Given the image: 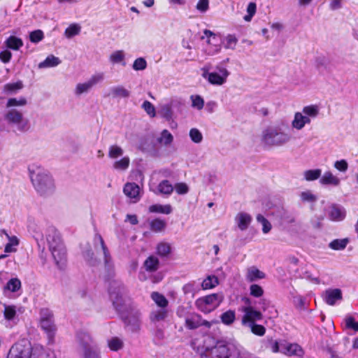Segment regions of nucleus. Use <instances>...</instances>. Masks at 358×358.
I'll return each mask as SVG.
<instances>
[{
    "instance_id": "nucleus-1",
    "label": "nucleus",
    "mask_w": 358,
    "mask_h": 358,
    "mask_svg": "<svg viewBox=\"0 0 358 358\" xmlns=\"http://www.w3.org/2000/svg\"><path fill=\"white\" fill-rule=\"evenodd\" d=\"M31 182L41 195H48L55 191V182L49 172L43 168L32 165L29 168Z\"/></svg>"
},
{
    "instance_id": "nucleus-2",
    "label": "nucleus",
    "mask_w": 358,
    "mask_h": 358,
    "mask_svg": "<svg viewBox=\"0 0 358 358\" xmlns=\"http://www.w3.org/2000/svg\"><path fill=\"white\" fill-rule=\"evenodd\" d=\"M46 241L55 264L62 269L65 266L66 253L60 234L55 227L50 226L46 230Z\"/></svg>"
},
{
    "instance_id": "nucleus-3",
    "label": "nucleus",
    "mask_w": 358,
    "mask_h": 358,
    "mask_svg": "<svg viewBox=\"0 0 358 358\" xmlns=\"http://www.w3.org/2000/svg\"><path fill=\"white\" fill-rule=\"evenodd\" d=\"M287 125L270 127L263 131L261 142L265 147H280L288 143L292 136Z\"/></svg>"
},
{
    "instance_id": "nucleus-4",
    "label": "nucleus",
    "mask_w": 358,
    "mask_h": 358,
    "mask_svg": "<svg viewBox=\"0 0 358 358\" xmlns=\"http://www.w3.org/2000/svg\"><path fill=\"white\" fill-rule=\"evenodd\" d=\"M235 346H229L222 343H217L212 347H205L201 354V358H232L236 351Z\"/></svg>"
},
{
    "instance_id": "nucleus-5",
    "label": "nucleus",
    "mask_w": 358,
    "mask_h": 358,
    "mask_svg": "<svg viewBox=\"0 0 358 358\" xmlns=\"http://www.w3.org/2000/svg\"><path fill=\"white\" fill-rule=\"evenodd\" d=\"M109 296L113 306L118 312L122 311L127 289L121 281L113 280L109 287Z\"/></svg>"
},
{
    "instance_id": "nucleus-6",
    "label": "nucleus",
    "mask_w": 358,
    "mask_h": 358,
    "mask_svg": "<svg viewBox=\"0 0 358 358\" xmlns=\"http://www.w3.org/2000/svg\"><path fill=\"white\" fill-rule=\"evenodd\" d=\"M216 69L219 71L210 72V65H205L201 68L202 77L207 80L211 85H222L227 81L228 76H229V71L224 67L217 66Z\"/></svg>"
},
{
    "instance_id": "nucleus-7",
    "label": "nucleus",
    "mask_w": 358,
    "mask_h": 358,
    "mask_svg": "<svg viewBox=\"0 0 358 358\" xmlns=\"http://www.w3.org/2000/svg\"><path fill=\"white\" fill-rule=\"evenodd\" d=\"M223 301V296L220 294H212L199 298L195 305L204 313H209L216 309Z\"/></svg>"
},
{
    "instance_id": "nucleus-8",
    "label": "nucleus",
    "mask_w": 358,
    "mask_h": 358,
    "mask_svg": "<svg viewBox=\"0 0 358 358\" xmlns=\"http://www.w3.org/2000/svg\"><path fill=\"white\" fill-rule=\"evenodd\" d=\"M5 119L10 124L17 126L20 131L24 132L29 129V122L24 118L23 113L16 109H10L5 114Z\"/></svg>"
},
{
    "instance_id": "nucleus-9",
    "label": "nucleus",
    "mask_w": 358,
    "mask_h": 358,
    "mask_svg": "<svg viewBox=\"0 0 358 358\" xmlns=\"http://www.w3.org/2000/svg\"><path fill=\"white\" fill-rule=\"evenodd\" d=\"M245 302L248 305L241 308V311L244 313L241 319V324L247 327L257 321L262 320L263 315L261 311L255 310L250 305V299H246Z\"/></svg>"
},
{
    "instance_id": "nucleus-10",
    "label": "nucleus",
    "mask_w": 358,
    "mask_h": 358,
    "mask_svg": "<svg viewBox=\"0 0 358 358\" xmlns=\"http://www.w3.org/2000/svg\"><path fill=\"white\" fill-rule=\"evenodd\" d=\"M104 79L103 73H97L90 77V78L83 83L77 84L75 89V94L80 96L82 94L88 92L94 85L101 83Z\"/></svg>"
},
{
    "instance_id": "nucleus-11",
    "label": "nucleus",
    "mask_w": 358,
    "mask_h": 358,
    "mask_svg": "<svg viewBox=\"0 0 358 358\" xmlns=\"http://www.w3.org/2000/svg\"><path fill=\"white\" fill-rule=\"evenodd\" d=\"M140 317L141 313L138 310L136 309H131L126 315L122 314V318L124 324L132 332L139 330L141 325Z\"/></svg>"
},
{
    "instance_id": "nucleus-12",
    "label": "nucleus",
    "mask_w": 358,
    "mask_h": 358,
    "mask_svg": "<svg viewBox=\"0 0 358 358\" xmlns=\"http://www.w3.org/2000/svg\"><path fill=\"white\" fill-rule=\"evenodd\" d=\"M77 340L79 344L80 350L82 352L83 355L98 351L89 334L83 331L78 333Z\"/></svg>"
},
{
    "instance_id": "nucleus-13",
    "label": "nucleus",
    "mask_w": 358,
    "mask_h": 358,
    "mask_svg": "<svg viewBox=\"0 0 358 358\" xmlns=\"http://www.w3.org/2000/svg\"><path fill=\"white\" fill-rule=\"evenodd\" d=\"M30 347H25L21 344H15L10 349L7 358H30Z\"/></svg>"
},
{
    "instance_id": "nucleus-14",
    "label": "nucleus",
    "mask_w": 358,
    "mask_h": 358,
    "mask_svg": "<svg viewBox=\"0 0 358 358\" xmlns=\"http://www.w3.org/2000/svg\"><path fill=\"white\" fill-rule=\"evenodd\" d=\"M281 352L288 356H296L301 357L304 352L302 348L296 343H289L286 341L281 342Z\"/></svg>"
},
{
    "instance_id": "nucleus-15",
    "label": "nucleus",
    "mask_w": 358,
    "mask_h": 358,
    "mask_svg": "<svg viewBox=\"0 0 358 358\" xmlns=\"http://www.w3.org/2000/svg\"><path fill=\"white\" fill-rule=\"evenodd\" d=\"M324 301L329 306H334L337 301H341L343 299L342 291L338 289H327L323 293Z\"/></svg>"
},
{
    "instance_id": "nucleus-16",
    "label": "nucleus",
    "mask_w": 358,
    "mask_h": 358,
    "mask_svg": "<svg viewBox=\"0 0 358 358\" xmlns=\"http://www.w3.org/2000/svg\"><path fill=\"white\" fill-rule=\"evenodd\" d=\"M94 245L96 249L100 246L103 253L105 265L106 266H110L111 257L110 255L108 248L106 247L104 241L100 234H95L94 237Z\"/></svg>"
},
{
    "instance_id": "nucleus-17",
    "label": "nucleus",
    "mask_w": 358,
    "mask_h": 358,
    "mask_svg": "<svg viewBox=\"0 0 358 358\" xmlns=\"http://www.w3.org/2000/svg\"><path fill=\"white\" fill-rule=\"evenodd\" d=\"M123 192L127 197L134 199V202L138 201L141 198L140 187L135 182H127L125 184Z\"/></svg>"
},
{
    "instance_id": "nucleus-18",
    "label": "nucleus",
    "mask_w": 358,
    "mask_h": 358,
    "mask_svg": "<svg viewBox=\"0 0 358 358\" xmlns=\"http://www.w3.org/2000/svg\"><path fill=\"white\" fill-rule=\"evenodd\" d=\"M252 220V218L251 215L245 212H240L235 217L236 223L241 231L246 230L250 224Z\"/></svg>"
},
{
    "instance_id": "nucleus-19",
    "label": "nucleus",
    "mask_w": 358,
    "mask_h": 358,
    "mask_svg": "<svg viewBox=\"0 0 358 358\" xmlns=\"http://www.w3.org/2000/svg\"><path fill=\"white\" fill-rule=\"evenodd\" d=\"M107 96H110L113 99H127L130 96V91L122 85L113 86L110 88L109 93Z\"/></svg>"
},
{
    "instance_id": "nucleus-20",
    "label": "nucleus",
    "mask_w": 358,
    "mask_h": 358,
    "mask_svg": "<svg viewBox=\"0 0 358 358\" xmlns=\"http://www.w3.org/2000/svg\"><path fill=\"white\" fill-rule=\"evenodd\" d=\"M40 324L41 328L48 335L49 343H52L53 342V338L56 331V327L54 323V320L41 321Z\"/></svg>"
},
{
    "instance_id": "nucleus-21",
    "label": "nucleus",
    "mask_w": 358,
    "mask_h": 358,
    "mask_svg": "<svg viewBox=\"0 0 358 358\" xmlns=\"http://www.w3.org/2000/svg\"><path fill=\"white\" fill-rule=\"evenodd\" d=\"M320 182L324 185H332L337 187L341 183V180L334 176L331 171H326L320 178Z\"/></svg>"
},
{
    "instance_id": "nucleus-22",
    "label": "nucleus",
    "mask_w": 358,
    "mask_h": 358,
    "mask_svg": "<svg viewBox=\"0 0 358 358\" xmlns=\"http://www.w3.org/2000/svg\"><path fill=\"white\" fill-rule=\"evenodd\" d=\"M143 267L148 272H155L159 268V261L157 257L150 255L143 262Z\"/></svg>"
},
{
    "instance_id": "nucleus-23",
    "label": "nucleus",
    "mask_w": 358,
    "mask_h": 358,
    "mask_svg": "<svg viewBox=\"0 0 358 358\" xmlns=\"http://www.w3.org/2000/svg\"><path fill=\"white\" fill-rule=\"evenodd\" d=\"M265 276V273L255 266H251L247 269L246 279L249 282L264 279Z\"/></svg>"
},
{
    "instance_id": "nucleus-24",
    "label": "nucleus",
    "mask_w": 358,
    "mask_h": 358,
    "mask_svg": "<svg viewBox=\"0 0 358 358\" xmlns=\"http://www.w3.org/2000/svg\"><path fill=\"white\" fill-rule=\"evenodd\" d=\"M6 48L13 50H18L23 46V41L21 38L15 36H9L4 42Z\"/></svg>"
},
{
    "instance_id": "nucleus-25",
    "label": "nucleus",
    "mask_w": 358,
    "mask_h": 358,
    "mask_svg": "<svg viewBox=\"0 0 358 358\" xmlns=\"http://www.w3.org/2000/svg\"><path fill=\"white\" fill-rule=\"evenodd\" d=\"M168 316V311L166 308H160L152 310L150 314V320L152 322L156 323L164 320Z\"/></svg>"
},
{
    "instance_id": "nucleus-26",
    "label": "nucleus",
    "mask_w": 358,
    "mask_h": 358,
    "mask_svg": "<svg viewBox=\"0 0 358 358\" xmlns=\"http://www.w3.org/2000/svg\"><path fill=\"white\" fill-rule=\"evenodd\" d=\"M331 220L334 221H340L345 218V212L343 208L338 206H332L329 212Z\"/></svg>"
},
{
    "instance_id": "nucleus-27",
    "label": "nucleus",
    "mask_w": 358,
    "mask_h": 358,
    "mask_svg": "<svg viewBox=\"0 0 358 358\" xmlns=\"http://www.w3.org/2000/svg\"><path fill=\"white\" fill-rule=\"evenodd\" d=\"M3 307V317L5 320L8 322H12L13 323L17 316L16 306L4 303Z\"/></svg>"
},
{
    "instance_id": "nucleus-28",
    "label": "nucleus",
    "mask_w": 358,
    "mask_h": 358,
    "mask_svg": "<svg viewBox=\"0 0 358 358\" xmlns=\"http://www.w3.org/2000/svg\"><path fill=\"white\" fill-rule=\"evenodd\" d=\"M60 63H61V60L58 57L51 55L48 56L43 62L39 63L38 68L44 69V68L54 67V66H57Z\"/></svg>"
},
{
    "instance_id": "nucleus-29",
    "label": "nucleus",
    "mask_w": 358,
    "mask_h": 358,
    "mask_svg": "<svg viewBox=\"0 0 358 358\" xmlns=\"http://www.w3.org/2000/svg\"><path fill=\"white\" fill-rule=\"evenodd\" d=\"M173 209L170 204L161 205L154 204L149 207V211L150 213H157L169 215L172 212Z\"/></svg>"
},
{
    "instance_id": "nucleus-30",
    "label": "nucleus",
    "mask_w": 358,
    "mask_h": 358,
    "mask_svg": "<svg viewBox=\"0 0 358 358\" xmlns=\"http://www.w3.org/2000/svg\"><path fill=\"white\" fill-rule=\"evenodd\" d=\"M130 159L129 157H123L120 160L114 162L113 168L118 171H125L129 166Z\"/></svg>"
},
{
    "instance_id": "nucleus-31",
    "label": "nucleus",
    "mask_w": 358,
    "mask_h": 358,
    "mask_svg": "<svg viewBox=\"0 0 358 358\" xmlns=\"http://www.w3.org/2000/svg\"><path fill=\"white\" fill-rule=\"evenodd\" d=\"M291 125L293 129L301 130L304 127V114L302 112L295 113Z\"/></svg>"
},
{
    "instance_id": "nucleus-32",
    "label": "nucleus",
    "mask_w": 358,
    "mask_h": 358,
    "mask_svg": "<svg viewBox=\"0 0 358 358\" xmlns=\"http://www.w3.org/2000/svg\"><path fill=\"white\" fill-rule=\"evenodd\" d=\"M157 254L162 257H168L171 252V247L169 243L161 242L156 247Z\"/></svg>"
},
{
    "instance_id": "nucleus-33",
    "label": "nucleus",
    "mask_w": 358,
    "mask_h": 358,
    "mask_svg": "<svg viewBox=\"0 0 358 358\" xmlns=\"http://www.w3.org/2000/svg\"><path fill=\"white\" fill-rule=\"evenodd\" d=\"M151 298L155 303L161 308H166L169 304L166 298L162 294L154 292L151 294Z\"/></svg>"
},
{
    "instance_id": "nucleus-34",
    "label": "nucleus",
    "mask_w": 358,
    "mask_h": 358,
    "mask_svg": "<svg viewBox=\"0 0 358 358\" xmlns=\"http://www.w3.org/2000/svg\"><path fill=\"white\" fill-rule=\"evenodd\" d=\"M157 189L162 194L170 195L174 188L168 180H164L158 185Z\"/></svg>"
},
{
    "instance_id": "nucleus-35",
    "label": "nucleus",
    "mask_w": 358,
    "mask_h": 358,
    "mask_svg": "<svg viewBox=\"0 0 358 358\" xmlns=\"http://www.w3.org/2000/svg\"><path fill=\"white\" fill-rule=\"evenodd\" d=\"M199 290V288L194 282H188L182 287V291L185 295L189 296L192 298L194 297Z\"/></svg>"
},
{
    "instance_id": "nucleus-36",
    "label": "nucleus",
    "mask_w": 358,
    "mask_h": 358,
    "mask_svg": "<svg viewBox=\"0 0 358 358\" xmlns=\"http://www.w3.org/2000/svg\"><path fill=\"white\" fill-rule=\"evenodd\" d=\"M185 326L189 329H195L201 327L200 315H194L185 320Z\"/></svg>"
},
{
    "instance_id": "nucleus-37",
    "label": "nucleus",
    "mask_w": 358,
    "mask_h": 358,
    "mask_svg": "<svg viewBox=\"0 0 358 358\" xmlns=\"http://www.w3.org/2000/svg\"><path fill=\"white\" fill-rule=\"evenodd\" d=\"M348 242V238L335 239L329 243V247L334 250H341L346 248Z\"/></svg>"
},
{
    "instance_id": "nucleus-38",
    "label": "nucleus",
    "mask_w": 358,
    "mask_h": 358,
    "mask_svg": "<svg viewBox=\"0 0 358 358\" xmlns=\"http://www.w3.org/2000/svg\"><path fill=\"white\" fill-rule=\"evenodd\" d=\"M322 171L320 169H310L304 171L303 176L306 180L313 181L320 178Z\"/></svg>"
},
{
    "instance_id": "nucleus-39",
    "label": "nucleus",
    "mask_w": 358,
    "mask_h": 358,
    "mask_svg": "<svg viewBox=\"0 0 358 358\" xmlns=\"http://www.w3.org/2000/svg\"><path fill=\"white\" fill-rule=\"evenodd\" d=\"M236 319V313L234 310H229L220 316L222 322L226 325L231 324Z\"/></svg>"
},
{
    "instance_id": "nucleus-40",
    "label": "nucleus",
    "mask_w": 358,
    "mask_h": 358,
    "mask_svg": "<svg viewBox=\"0 0 358 358\" xmlns=\"http://www.w3.org/2000/svg\"><path fill=\"white\" fill-rule=\"evenodd\" d=\"M123 154V149L117 145H112L108 148V157L110 159H117L122 157Z\"/></svg>"
},
{
    "instance_id": "nucleus-41",
    "label": "nucleus",
    "mask_w": 358,
    "mask_h": 358,
    "mask_svg": "<svg viewBox=\"0 0 358 358\" xmlns=\"http://www.w3.org/2000/svg\"><path fill=\"white\" fill-rule=\"evenodd\" d=\"M218 285V279L215 275L208 276L201 283L203 289H208L215 287Z\"/></svg>"
},
{
    "instance_id": "nucleus-42",
    "label": "nucleus",
    "mask_w": 358,
    "mask_h": 358,
    "mask_svg": "<svg viewBox=\"0 0 358 358\" xmlns=\"http://www.w3.org/2000/svg\"><path fill=\"white\" fill-rule=\"evenodd\" d=\"M319 107L317 105H310L304 106L302 109V113L310 116L312 118H315L319 115Z\"/></svg>"
},
{
    "instance_id": "nucleus-43",
    "label": "nucleus",
    "mask_w": 358,
    "mask_h": 358,
    "mask_svg": "<svg viewBox=\"0 0 358 358\" xmlns=\"http://www.w3.org/2000/svg\"><path fill=\"white\" fill-rule=\"evenodd\" d=\"M166 222L164 220L157 218L150 222V229L155 232H159L164 229Z\"/></svg>"
},
{
    "instance_id": "nucleus-44",
    "label": "nucleus",
    "mask_w": 358,
    "mask_h": 358,
    "mask_svg": "<svg viewBox=\"0 0 358 358\" xmlns=\"http://www.w3.org/2000/svg\"><path fill=\"white\" fill-rule=\"evenodd\" d=\"M21 287V282L18 278L10 279L5 286V289L15 292Z\"/></svg>"
},
{
    "instance_id": "nucleus-45",
    "label": "nucleus",
    "mask_w": 358,
    "mask_h": 358,
    "mask_svg": "<svg viewBox=\"0 0 358 358\" xmlns=\"http://www.w3.org/2000/svg\"><path fill=\"white\" fill-rule=\"evenodd\" d=\"M8 243L5 245L6 252H15L16 250L14 248L15 246L18 245L19 240L15 236H8Z\"/></svg>"
},
{
    "instance_id": "nucleus-46",
    "label": "nucleus",
    "mask_w": 358,
    "mask_h": 358,
    "mask_svg": "<svg viewBox=\"0 0 358 358\" xmlns=\"http://www.w3.org/2000/svg\"><path fill=\"white\" fill-rule=\"evenodd\" d=\"M173 140V135L166 129L162 131L161 136L158 138V141L165 145H170Z\"/></svg>"
},
{
    "instance_id": "nucleus-47",
    "label": "nucleus",
    "mask_w": 358,
    "mask_h": 358,
    "mask_svg": "<svg viewBox=\"0 0 358 358\" xmlns=\"http://www.w3.org/2000/svg\"><path fill=\"white\" fill-rule=\"evenodd\" d=\"M257 221L262 224L264 234H267L271 231L272 227L271 223L262 215L258 214L257 215Z\"/></svg>"
},
{
    "instance_id": "nucleus-48",
    "label": "nucleus",
    "mask_w": 358,
    "mask_h": 358,
    "mask_svg": "<svg viewBox=\"0 0 358 358\" xmlns=\"http://www.w3.org/2000/svg\"><path fill=\"white\" fill-rule=\"evenodd\" d=\"M80 32V27L78 24H73L66 29L64 34L66 38H71L73 36L79 34Z\"/></svg>"
},
{
    "instance_id": "nucleus-49",
    "label": "nucleus",
    "mask_w": 358,
    "mask_h": 358,
    "mask_svg": "<svg viewBox=\"0 0 358 358\" xmlns=\"http://www.w3.org/2000/svg\"><path fill=\"white\" fill-rule=\"evenodd\" d=\"M27 103V101L24 97H20L19 99L16 98H10L7 101L6 107L24 106Z\"/></svg>"
},
{
    "instance_id": "nucleus-50",
    "label": "nucleus",
    "mask_w": 358,
    "mask_h": 358,
    "mask_svg": "<svg viewBox=\"0 0 358 358\" xmlns=\"http://www.w3.org/2000/svg\"><path fill=\"white\" fill-rule=\"evenodd\" d=\"M247 327L250 329L251 332L255 335L262 336L266 333V328L262 325L253 323Z\"/></svg>"
},
{
    "instance_id": "nucleus-51",
    "label": "nucleus",
    "mask_w": 358,
    "mask_h": 358,
    "mask_svg": "<svg viewBox=\"0 0 358 358\" xmlns=\"http://www.w3.org/2000/svg\"><path fill=\"white\" fill-rule=\"evenodd\" d=\"M189 135L191 140L195 143H200L203 141V135L196 128L191 129Z\"/></svg>"
},
{
    "instance_id": "nucleus-52",
    "label": "nucleus",
    "mask_w": 358,
    "mask_h": 358,
    "mask_svg": "<svg viewBox=\"0 0 358 358\" xmlns=\"http://www.w3.org/2000/svg\"><path fill=\"white\" fill-rule=\"evenodd\" d=\"M300 198L303 202L314 203L317 201V196L310 190L302 192L300 194Z\"/></svg>"
},
{
    "instance_id": "nucleus-53",
    "label": "nucleus",
    "mask_w": 358,
    "mask_h": 358,
    "mask_svg": "<svg viewBox=\"0 0 358 358\" xmlns=\"http://www.w3.org/2000/svg\"><path fill=\"white\" fill-rule=\"evenodd\" d=\"M190 98L192 100V106L193 108H195L198 110H201L203 108L204 106V101L201 96L192 95Z\"/></svg>"
},
{
    "instance_id": "nucleus-54",
    "label": "nucleus",
    "mask_w": 358,
    "mask_h": 358,
    "mask_svg": "<svg viewBox=\"0 0 358 358\" xmlns=\"http://www.w3.org/2000/svg\"><path fill=\"white\" fill-rule=\"evenodd\" d=\"M122 346V341L117 337L113 338L108 341V347L111 350L117 351L121 349Z\"/></svg>"
},
{
    "instance_id": "nucleus-55",
    "label": "nucleus",
    "mask_w": 358,
    "mask_h": 358,
    "mask_svg": "<svg viewBox=\"0 0 358 358\" xmlns=\"http://www.w3.org/2000/svg\"><path fill=\"white\" fill-rule=\"evenodd\" d=\"M238 40L234 35H228L225 38L224 48L227 49H235Z\"/></svg>"
},
{
    "instance_id": "nucleus-56",
    "label": "nucleus",
    "mask_w": 358,
    "mask_h": 358,
    "mask_svg": "<svg viewBox=\"0 0 358 358\" xmlns=\"http://www.w3.org/2000/svg\"><path fill=\"white\" fill-rule=\"evenodd\" d=\"M345 327L358 331V322H355L352 316L348 315L345 318Z\"/></svg>"
},
{
    "instance_id": "nucleus-57",
    "label": "nucleus",
    "mask_w": 358,
    "mask_h": 358,
    "mask_svg": "<svg viewBox=\"0 0 358 358\" xmlns=\"http://www.w3.org/2000/svg\"><path fill=\"white\" fill-rule=\"evenodd\" d=\"M43 32L40 30H35L31 31L29 34V39L32 43H38L43 38Z\"/></svg>"
},
{
    "instance_id": "nucleus-58",
    "label": "nucleus",
    "mask_w": 358,
    "mask_h": 358,
    "mask_svg": "<svg viewBox=\"0 0 358 358\" xmlns=\"http://www.w3.org/2000/svg\"><path fill=\"white\" fill-rule=\"evenodd\" d=\"M142 108L151 117H153L156 115L155 108L150 101H145L143 103Z\"/></svg>"
},
{
    "instance_id": "nucleus-59",
    "label": "nucleus",
    "mask_w": 358,
    "mask_h": 358,
    "mask_svg": "<svg viewBox=\"0 0 358 358\" xmlns=\"http://www.w3.org/2000/svg\"><path fill=\"white\" fill-rule=\"evenodd\" d=\"M44 320H53V313L48 308H42L40 310V322Z\"/></svg>"
},
{
    "instance_id": "nucleus-60",
    "label": "nucleus",
    "mask_w": 358,
    "mask_h": 358,
    "mask_svg": "<svg viewBox=\"0 0 358 358\" xmlns=\"http://www.w3.org/2000/svg\"><path fill=\"white\" fill-rule=\"evenodd\" d=\"M147 66V62L143 57L136 59L133 64V69L136 71L144 70Z\"/></svg>"
},
{
    "instance_id": "nucleus-61",
    "label": "nucleus",
    "mask_w": 358,
    "mask_h": 358,
    "mask_svg": "<svg viewBox=\"0 0 358 358\" xmlns=\"http://www.w3.org/2000/svg\"><path fill=\"white\" fill-rule=\"evenodd\" d=\"M124 55L123 51L117 50L111 54L110 59L113 63H120L123 62Z\"/></svg>"
},
{
    "instance_id": "nucleus-62",
    "label": "nucleus",
    "mask_w": 358,
    "mask_h": 358,
    "mask_svg": "<svg viewBox=\"0 0 358 358\" xmlns=\"http://www.w3.org/2000/svg\"><path fill=\"white\" fill-rule=\"evenodd\" d=\"M173 188L178 194H185L189 192V187L185 182H178Z\"/></svg>"
},
{
    "instance_id": "nucleus-63",
    "label": "nucleus",
    "mask_w": 358,
    "mask_h": 358,
    "mask_svg": "<svg viewBox=\"0 0 358 358\" xmlns=\"http://www.w3.org/2000/svg\"><path fill=\"white\" fill-rule=\"evenodd\" d=\"M232 358H257L253 355L242 350L238 348H236L235 354Z\"/></svg>"
},
{
    "instance_id": "nucleus-64",
    "label": "nucleus",
    "mask_w": 358,
    "mask_h": 358,
    "mask_svg": "<svg viewBox=\"0 0 358 358\" xmlns=\"http://www.w3.org/2000/svg\"><path fill=\"white\" fill-rule=\"evenodd\" d=\"M250 294L255 297H260L264 293V290L258 285L253 284L250 287Z\"/></svg>"
}]
</instances>
